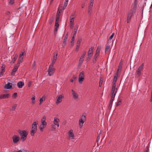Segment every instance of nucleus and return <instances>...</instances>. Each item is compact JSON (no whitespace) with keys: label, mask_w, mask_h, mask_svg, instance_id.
Listing matches in <instances>:
<instances>
[{"label":"nucleus","mask_w":152,"mask_h":152,"mask_svg":"<svg viewBox=\"0 0 152 152\" xmlns=\"http://www.w3.org/2000/svg\"><path fill=\"white\" fill-rule=\"evenodd\" d=\"M120 68H119L117 70V73L115 75L114 77L113 80V86L112 88L111 91H113L114 92H117L118 87H116L115 83L117 79V77L118 75V73L120 70Z\"/></svg>","instance_id":"obj_1"},{"label":"nucleus","mask_w":152,"mask_h":152,"mask_svg":"<svg viewBox=\"0 0 152 152\" xmlns=\"http://www.w3.org/2000/svg\"><path fill=\"white\" fill-rule=\"evenodd\" d=\"M38 124V122L35 121L32 124L31 130V135L33 136L36 133L37 130V125Z\"/></svg>","instance_id":"obj_2"},{"label":"nucleus","mask_w":152,"mask_h":152,"mask_svg":"<svg viewBox=\"0 0 152 152\" xmlns=\"http://www.w3.org/2000/svg\"><path fill=\"white\" fill-rule=\"evenodd\" d=\"M18 132L21 136V140L22 141H24L26 139L27 134L26 131L24 130L21 131L19 130Z\"/></svg>","instance_id":"obj_3"},{"label":"nucleus","mask_w":152,"mask_h":152,"mask_svg":"<svg viewBox=\"0 0 152 152\" xmlns=\"http://www.w3.org/2000/svg\"><path fill=\"white\" fill-rule=\"evenodd\" d=\"M94 50V47H91L90 48L88 51V57L87 58V61H88L90 59L91 57L92 56L93 52Z\"/></svg>","instance_id":"obj_4"},{"label":"nucleus","mask_w":152,"mask_h":152,"mask_svg":"<svg viewBox=\"0 0 152 152\" xmlns=\"http://www.w3.org/2000/svg\"><path fill=\"white\" fill-rule=\"evenodd\" d=\"M55 71V68H53V66L50 65L48 69V72L49 76L52 75Z\"/></svg>","instance_id":"obj_5"},{"label":"nucleus","mask_w":152,"mask_h":152,"mask_svg":"<svg viewBox=\"0 0 152 152\" xmlns=\"http://www.w3.org/2000/svg\"><path fill=\"white\" fill-rule=\"evenodd\" d=\"M84 79V74L83 72H81L79 75L78 81L81 83Z\"/></svg>","instance_id":"obj_6"},{"label":"nucleus","mask_w":152,"mask_h":152,"mask_svg":"<svg viewBox=\"0 0 152 152\" xmlns=\"http://www.w3.org/2000/svg\"><path fill=\"white\" fill-rule=\"evenodd\" d=\"M75 16L74 14H72L70 17V21L69 25L71 28L73 27Z\"/></svg>","instance_id":"obj_7"},{"label":"nucleus","mask_w":152,"mask_h":152,"mask_svg":"<svg viewBox=\"0 0 152 152\" xmlns=\"http://www.w3.org/2000/svg\"><path fill=\"white\" fill-rule=\"evenodd\" d=\"M144 64H142L138 68L136 71L137 75L139 76H140L142 73V71L143 69Z\"/></svg>","instance_id":"obj_8"},{"label":"nucleus","mask_w":152,"mask_h":152,"mask_svg":"<svg viewBox=\"0 0 152 152\" xmlns=\"http://www.w3.org/2000/svg\"><path fill=\"white\" fill-rule=\"evenodd\" d=\"M68 134L69 136V140H72L74 138L75 135L72 129H70L68 132Z\"/></svg>","instance_id":"obj_9"},{"label":"nucleus","mask_w":152,"mask_h":152,"mask_svg":"<svg viewBox=\"0 0 152 152\" xmlns=\"http://www.w3.org/2000/svg\"><path fill=\"white\" fill-rule=\"evenodd\" d=\"M64 97L61 95H58L56 97V104H58L61 102L62 101V99L64 98Z\"/></svg>","instance_id":"obj_10"},{"label":"nucleus","mask_w":152,"mask_h":152,"mask_svg":"<svg viewBox=\"0 0 152 152\" xmlns=\"http://www.w3.org/2000/svg\"><path fill=\"white\" fill-rule=\"evenodd\" d=\"M12 139L13 143L15 144H16L19 141L20 137L18 135H14L12 136Z\"/></svg>","instance_id":"obj_11"},{"label":"nucleus","mask_w":152,"mask_h":152,"mask_svg":"<svg viewBox=\"0 0 152 152\" xmlns=\"http://www.w3.org/2000/svg\"><path fill=\"white\" fill-rule=\"evenodd\" d=\"M24 52H22L19 55V57L18 59V63L17 64L18 65H19V64L21 63L23 60V58Z\"/></svg>","instance_id":"obj_12"},{"label":"nucleus","mask_w":152,"mask_h":152,"mask_svg":"<svg viewBox=\"0 0 152 152\" xmlns=\"http://www.w3.org/2000/svg\"><path fill=\"white\" fill-rule=\"evenodd\" d=\"M57 53H54V55L53 57L52 63L50 65L53 66V65L55 63L57 58Z\"/></svg>","instance_id":"obj_13"},{"label":"nucleus","mask_w":152,"mask_h":152,"mask_svg":"<svg viewBox=\"0 0 152 152\" xmlns=\"http://www.w3.org/2000/svg\"><path fill=\"white\" fill-rule=\"evenodd\" d=\"M86 52H84L83 54L81 56L80 58L79 61V66H81L82 63L83 62V61L85 57V56L86 54Z\"/></svg>","instance_id":"obj_14"},{"label":"nucleus","mask_w":152,"mask_h":152,"mask_svg":"<svg viewBox=\"0 0 152 152\" xmlns=\"http://www.w3.org/2000/svg\"><path fill=\"white\" fill-rule=\"evenodd\" d=\"M117 92H114L113 91L111 92V98L110 99V104L112 105L113 102V101L114 100V99L115 97V95Z\"/></svg>","instance_id":"obj_15"},{"label":"nucleus","mask_w":152,"mask_h":152,"mask_svg":"<svg viewBox=\"0 0 152 152\" xmlns=\"http://www.w3.org/2000/svg\"><path fill=\"white\" fill-rule=\"evenodd\" d=\"M59 121V119L56 117H55L54 118V120L53 121V124L57 126L58 127L59 126L58 124Z\"/></svg>","instance_id":"obj_16"},{"label":"nucleus","mask_w":152,"mask_h":152,"mask_svg":"<svg viewBox=\"0 0 152 152\" xmlns=\"http://www.w3.org/2000/svg\"><path fill=\"white\" fill-rule=\"evenodd\" d=\"M19 66V65L17 64L16 66H15L14 68L12 70V72L11 73L12 75L14 76L15 75V72L18 70Z\"/></svg>","instance_id":"obj_17"},{"label":"nucleus","mask_w":152,"mask_h":152,"mask_svg":"<svg viewBox=\"0 0 152 152\" xmlns=\"http://www.w3.org/2000/svg\"><path fill=\"white\" fill-rule=\"evenodd\" d=\"M72 91L73 97L74 99H77L78 98V94L73 90H72Z\"/></svg>","instance_id":"obj_18"},{"label":"nucleus","mask_w":152,"mask_h":152,"mask_svg":"<svg viewBox=\"0 0 152 152\" xmlns=\"http://www.w3.org/2000/svg\"><path fill=\"white\" fill-rule=\"evenodd\" d=\"M12 84L10 83H8L5 85L4 87L6 89H10L12 88Z\"/></svg>","instance_id":"obj_19"},{"label":"nucleus","mask_w":152,"mask_h":152,"mask_svg":"<svg viewBox=\"0 0 152 152\" xmlns=\"http://www.w3.org/2000/svg\"><path fill=\"white\" fill-rule=\"evenodd\" d=\"M59 20V18L56 17V20L55 23V28H57L58 27L59 25L58 24Z\"/></svg>","instance_id":"obj_20"},{"label":"nucleus","mask_w":152,"mask_h":152,"mask_svg":"<svg viewBox=\"0 0 152 152\" xmlns=\"http://www.w3.org/2000/svg\"><path fill=\"white\" fill-rule=\"evenodd\" d=\"M135 12L132 11L131 10H130L128 12L127 16H130V17L131 18L134 16V14L135 13Z\"/></svg>","instance_id":"obj_21"},{"label":"nucleus","mask_w":152,"mask_h":152,"mask_svg":"<svg viewBox=\"0 0 152 152\" xmlns=\"http://www.w3.org/2000/svg\"><path fill=\"white\" fill-rule=\"evenodd\" d=\"M93 6V5H89V6L88 7V13L89 15H91V14L92 13Z\"/></svg>","instance_id":"obj_22"},{"label":"nucleus","mask_w":152,"mask_h":152,"mask_svg":"<svg viewBox=\"0 0 152 152\" xmlns=\"http://www.w3.org/2000/svg\"><path fill=\"white\" fill-rule=\"evenodd\" d=\"M47 124H41L39 127V129L41 131H43V129L46 126Z\"/></svg>","instance_id":"obj_23"},{"label":"nucleus","mask_w":152,"mask_h":152,"mask_svg":"<svg viewBox=\"0 0 152 152\" xmlns=\"http://www.w3.org/2000/svg\"><path fill=\"white\" fill-rule=\"evenodd\" d=\"M24 85V82L22 81H20L17 83V86L19 88H22Z\"/></svg>","instance_id":"obj_24"},{"label":"nucleus","mask_w":152,"mask_h":152,"mask_svg":"<svg viewBox=\"0 0 152 152\" xmlns=\"http://www.w3.org/2000/svg\"><path fill=\"white\" fill-rule=\"evenodd\" d=\"M99 54L95 53L94 56V59L93 61L94 63H95L96 62V58L99 56Z\"/></svg>","instance_id":"obj_25"},{"label":"nucleus","mask_w":152,"mask_h":152,"mask_svg":"<svg viewBox=\"0 0 152 152\" xmlns=\"http://www.w3.org/2000/svg\"><path fill=\"white\" fill-rule=\"evenodd\" d=\"M110 49V45H106L105 51V53H107L109 52Z\"/></svg>","instance_id":"obj_26"},{"label":"nucleus","mask_w":152,"mask_h":152,"mask_svg":"<svg viewBox=\"0 0 152 152\" xmlns=\"http://www.w3.org/2000/svg\"><path fill=\"white\" fill-rule=\"evenodd\" d=\"M84 123V121H83L82 119H80L79 120V125L80 128H81L83 125Z\"/></svg>","instance_id":"obj_27"},{"label":"nucleus","mask_w":152,"mask_h":152,"mask_svg":"<svg viewBox=\"0 0 152 152\" xmlns=\"http://www.w3.org/2000/svg\"><path fill=\"white\" fill-rule=\"evenodd\" d=\"M35 96L34 95H32V97L31 99V103L32 104H34L35 103Z\"/></svg>","instance_id":"obj_28"},{"label":"nucleus","mask_w":152,"mask_h":152,"mask_svg":"<svg viewBox=\"0 0 152 152\" xmlns=\"http://www.w3.org/2000/svg\"><path fill=\"white\" fill-rule=\"evenodd\" d=\"M54 17H51L49 20V23L50 24H51L53 22L54 20Z\"/></svg>","instance_id":"obj_29"},{"label":"nucleus","mask_w":152,"mask_h":152,"mask_svg":"<svg viewBox=\"0 0 152 152\" xmlns=\"http://www.w3.org/2000/svg\"><path fill=\"white\" fill-rule=\"evenodd\" d=\"M122 100L120 99H118V102L116 104V106H118L120 105L121 103Z\"/></svg>","instance_id":"obj_30"},{"label":"nucleus","mask_w":152,"mask_h":152,"mask_svg":"<svg viewBox=\"0 0 152 152\" xmlns=\"http://www.w3.org/2000/svg\"><path fill=\"white\" fill-rule=\"evenodd\" d=\"M3 99L7 98L10 96V94H2Z\"/></svg>","instance_id":"obj_31"},{"label":"nucleus","mask_w":152,"mask_h":152,"mask_svg":"<svg viewBox=\"0 0 152 152\" xmlns=\"http://www.w3.org/2000/svg\"><path fill=\"white\" fill-rule=\"evenodd\" d=\"M81 41L82 39L81 38H79L78 39L77 44V47H80Z\"/></svg>","instance_id":"obj_32"},{"label":"nucleus","mask_w":152,"mask_h":152,"mask_svg":"<svg viewBox=\"0 0 152 152\" xmlns=\"http://www.w3.org/2000/svg\"><path fill=\"white\" fill-rule=\"evenodd\" d=\"M17 106V104H14L12 107L10 109V110L12 111H14L15 109Z\"/></svg>","instance_id":"obj_33"},{"label":"nucleus","mask_w":152,"mask_h":152,"mask_svg":"<svg viewBox=\"0 0 152 152\" xmlns=\"http://www.w3.org/2000/svg\"><path fill=\"white\" fill-rule=\"evenodd\" d=\"M137 5L134 4L133 6L132 9L131 10L133 11H134L136 12V8L137 7Z\"/></svg>","instance_id":"obj_34"},{"label":"nucleus","mask_w":152,"mask_h":152,"mask_svg":"<svg viewBox=\"0 0 152 152\" xmlns=\"http://www.w3.org/2000/svg\"><path fill=\"white\" fill-rule=\"evenodd\" d=\"M18 55H16L12 60V62L14 63L18 58Z\"/></svg>","instance_id":"obj_35"},{"label":"nucleus","mask_w":152,"mask_h":152,"mask_svg":"<svg viewBox=\"0 0 152 152\" xmlns=\"http://www.w3.org/2000/svg\"><path fill=\"white\" fill-rule=\"evenodd\" d=\"M101 50L100 47H98L97 48L96 50V53L99 54V53Z\"/></svg>","instance_id":"obj_36"},{"label":"nucleus","mask_w":152,"mask_h":152,"mask_svg":"<svg viewBox=\"0 0 152 152\" xmlns=\"http://www.w3.org/2000/svg\"><path fill=\"white\" fill-rule=\"evenodd\" d=\"M45 98L44 96H43L39 99L40 104H41L44 100H45Z\"/></svg>","instance_id":"obj_37"},{"label":"nucleus","mask_w":152,"mask_h":152,"mask_svg":"<svg viewBox=\"0 0 152 152\" xmlns=\"http://www.w3.org/2000/svg\"><path fill=\"white\" fill-rule=\"evenodd\" d=\"M67 38L68 37H65L64 38V40H63V44L64 45H65L66 43V40L67 39Z\"/></svg>","instance_id":"obj_38"},{"label":"nucleus","mask_w":152,"mask_h":152,"mask_svg":"<svg viewBox=\"0 0 152 152\" xmlns=\"http://www.w3.org/2000/svg\"><path fill=\"white\" fill-rule=\"evenodd\" d=\"M132 18L130 17V16H127V22L128 23L130 22V20Z\"/></svg>","instance_id":"obj_39"},{"label":"nucleus","mask_w":152,"mask_h":152,"mask_svg":"<svg viewBox=\"0 0 152 152\" xmlns=\"http://www.w3.org/2000/svg\"><path fill=\"white\" fill-rule=\"evenodd\" d=\"M75 40V37H72V38L71 40V45H73L74 43V41Z\"/></svg>","instance_id":"obj_40"},{"label":"nucleus","mask_w":152,"mask_h":152,"mask_svg":"<svg viewBox=\"0 0 152 152\" xmlns=\"http://www.w3.org/2000/svg\"><path fill=\"white\" fill-rule=\"evenodd\" d=\"M68 2H66V1H65V2H64V6H63V7L64 9H65L66 8V6L67 5Z\"/></svg>","instance_id":"obj_41"},{"label":"nucleus","mask_w":152,"mask_h":152,"mask_svg":"<svg viewBox=\"0 0 152 152\" xmlns=\"http://www.w3.org/2000/svg\"><path fill=\"white\" fill-rule=\"evenodd\" d=\"M103 82V79H100L99 82V86L100 87L101 86Z\"/></svg>","instance_id":"obj_42"},{"label":"nucleus","mask_w":152,"mask_h":152,"mask_svg":"<svg viewBox=\"0 0 152 152\" xmlns=\"http://www.w3.org/2000/svg\"><path fill=\"white\" fill-rule=\"evenodd\" d=\"M9 3L10 4L12 5L14 3V0H10Z\"/></svg>","instance_id":"obj_43"},{"label":"nucleus","mask_w":152,"mask_h":152,"mask_svg":"<svg viewBox=\"0 0 152 152\" xmlns=\"http://www.w3.org/2000/svg\"><path fill=\"white\" fill-rule=\"evenodd\" d=\"M35 65H36V62L35 61H34L33 64H32V69H34L35 68Z\"/></svg>","instance_id":"obj_44"},{"label":"nucleus","mask_w":152,"mask_h":152,"mask_svg":"<svg viewBox=\"0 0 152 152\" xmlns=\"http://www.w3.org/2000/svg\"><path fill=\"white\" fill-rule=\"evenodd\" d=\"M4 72V69H2L1 71L0 72V77L2 76L3 74V72Z\"/></svg>","instance_id":"obj_45"},{"label":"nucleus","mask_w":152,"mask_h":152,"mask_svg":"<svg viewBox=\"0 0 152 152\" xmlns=\"http://www.w3.org/2000/svg\"><path fill=\"white\" fill-rule=\"evenodd\" d=\"M77 32V30H75L74 31L73 37H75Z\"/></svg>","instance_id":"obj_46"},{"label":"nucleus","mask_w":152,"mask_h":152,"mask_svg":"<svg viewBox=\"0 0 152 152\" xmlns=\"http://www.w3.org/2000/svg\"><path fill=\"white\" fill-rule=\"evenodd\" d=\"M12 96L14 98H16L17 96V93H15L13 94Z\"/></svg>","instance_id":"obj_47"},{"label":"nucleus","mask_w":152,"mask_h":152,"mask_svg":"<svg viewBox=\"0 0 152 152\" xmlns=\"http://www.w3.org/2000/svg\"><path fill=\"white\" fill-rule=\"evenodd\" d=\"M114 35V33H113L111 35V36L109 38V39H112V38L113 37Z\"/></svg>","instance_id":"obj_48"},{"label":"nucleus","mask_w":152,"mask_h":152,"mask_svg":"<svg viewBox=\"0 0 152 152\" xmlns=\"http://www.w3.org/2000/svg\"><path fill=\"white\" fill-rule=\"evenodd\" d=\"M32 84V82L31 81H29L28 83V87H30Z\"/></svg>","instance_id":"obj_49"},{"label":"nucleus","mask_w":152,"mask_h":152,"mask_svg":"<svg viewBox=\"0 0 152 152\" xmlns=\"http://www.w3.org/2000/svg\"><path fill=\"white\" fill-rule=\"evenodd\" d=\"M94 2V0H90V3L89 4V5H93Z\"/></svg>","instance_id":"obj_50"},{"label":"nucleus","mask_w":152,"mask_h":152,"mask_svg":"<svg viewBox=\"0 0 152 152\" xmlns=\"http://www.w3.org/2000/svg\"><path fill=\"white\" fill-rule=\"evenodd\" d=\"M41 124H47V123L45 121L41 120Z\"/></svg>","instance_id":"obj_51"},{"label":"nucleus","mask_w":152,"mask_h":152,"mask_svg":"<svg viewBox=\"0 0 152 152\" xmlns=\"http://www.w3.org/2000/svg\"><path fill=\"white\" fill-rule=\"evenodd\" d=\"M61 16V13H57V14L56 15V17L60 18Z\"/></svg>","instance_id":"obj_52"},{"label":"nucleus","mask_w":152,"mask_h":152,"mask_svg":"<svg viewBox=\"0 0 152 152\" xmlns=\"http://www.w3.org/2000/svg\"><path fill=\"white\" fill-rule=\"evenodd\" d=\"M138 3V0H134V4L137 5Z\"/></svg>","instance_id":"obj_53"},{"label":"nucleus","mask_w":152,"mask_h":152,"mask_svg":"<svg viewBox=\"0 0 152 152\" xmlns=\"http://www.w3.org/2000/svg\"><path fill=\"white\" fill-rule=\"evenodd\" d=\"M112 104H109V106H108V108L109 110H110L111 109V108L112 107Z\"/></svg>","instance_id":"obj_54"},{"label":"nucleus","mask_w":152,"mask_h":152,"mask_svg":"<svg viewBox=\"0 0 152 152\" xmlns=\"http://www.w3.org/2000/svg\"><path fill=\"white\" fill-rule=\"evenodd\" d=\"M46 120V117L45 116H43L42 117L41 120H43V121H45Z\"/></svg>","instance_id":"obj_55"},{"label":"nucleus","mask_w":152,"mask_h":152,"mask_svg":"<svg viewBox=\"0 0 152 152\" xmlns=\"http://www.w3.org/2000/svg\"><path fill=\"white\" fill-rule=\"evenodd\" d=\"M61 10L58 9V10L57 13H61Z\"/></svg>","instance_id":"obj_56"},{"label":"nucleus","mask_w":152,"mask_h":152,"mask_svg":"<svg viewBox=\"0 0 152 152\" xmlns=\"http://www.w3.org/2000/svg\"><path fill=\"white\" fill-rule=\"evenodd\" d=\"M57 29H55L54 30V33L55 35L57 34Z\"/></svg>","instance_id":"obj_57"},{"label":"nucleus","mask_w":152,"mask_h":152,"mask_svg":"<svg viewBox=\"0 0 152 152\" xmlns=\"http://www.w3.org/2000/svg\"><path fill=\"white\" fill-rule=\"evenodd\" d=\"M23 150H20L17 151H16V152H23Z\"/></svg>","instance_id":"obj_58"},{"label":"nucleus","mask_w":152,"mask_h":152,"mask_svg":"<svg viewBox=\"0 0 152 152\" xmlns=\"http://www.w3.org/2000/svg\"><path fill=\"white\" fill-rule=\"evenodd\" d=\"M79 47H77V45L76 48V50H78Z\"/></svg>","instance_id":"obj_59"},{"label":"nucleus","mask_w":152,"mask_h":152,"mask_svg":"<svg viewBox=\"0 0 152 152\" xmlns=\"http://www.w3.org/2000/svg\"><path fill=\"white\" fill-rule=\"evenodd\" d=\"M82 117H83V120H84V119H86V116L85 115H83Z\"/></svg>","instance_id":"obj_60"},{"label":"nucleus","mask_w":152,"mask_h":152,"mask_svg":"<svg viewBox=\"0 0 152 152\" xmlns=\"http://www.w3.org/2000/svg\"><path fill=\"white\" fill-rule=\"evenodd\" d=\"M3 99L2 95H0V99Z\"/></svg>","instance_id":"obj_61"},{"label":"nucleus","mask_w":152,"mask_h":152,"mask_svg":"<svg viewBox=\"0 0 152 152\" xmlns=\"http://www.w3.org/2000/svg\"><path fill=\"white\" fill-rule=\"evenodd\" d=\"M68 32H67V33H66V35H65V37H68Z\"/></svg>","instance_id":"obj_62"},{"label":"nucleus","mask_w":152,"mask_h":152,"mask_svg":"<svg viewBox=\"0 0 152 152\" xmlns=\"http://www.w3.org/2000/svg\"><path fill=\"white\" fill-rule=\"evenodd\" d=\"M84 6V4H82V8H83Z\"/></svg>","instance_id":"obj_63"},{"label":"nucleus","mask_w":152,"mask_h":152,"mask_svg":"<svg viewBox=\"0 0 152 152\" xmlns=\"http://www.w3.org/2000/svg\"><path fill=\"white\" fill-rule=\"evenodd\" d=\"M73 78H74V79H76V78H77V77H75V76H74V77H73Z\"/></svg>","instance_id":"obj_64"}]
</instances>
